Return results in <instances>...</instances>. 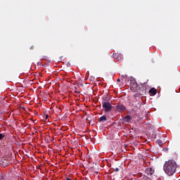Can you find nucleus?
Wrapping results in <instances>:
<instances>
[{
	"instance_id": "7ed1b4c3",
	"label": "nucleus",
	"mask_w": 180,
	"mask_h": 180,
	"mask_svg": "<svg viewBox=\"0 0 180 180\" xmlns=\"http://www.w3.org/2000/svg\"><path fill=\"white\" fill-rule=\"evenodd\" d=\"M115 112H123L126 110V106L122 104H118L114 107Z\"/></svg>"
},
{
	"instance_id": "2eb2a0df",
	"label": "nucleus",
	"mask_w": 180,
	"mask_h": 180,
	"mask_svg": "<svg viewBox=\"0 0 180 180\" xmlns=\"http://www.w3.org/2000/svg\"><path fill=\"white\" fill-rule=\"evenodd\" d=\"M57 116L59 117V119H60V120H64V119H65V116L63 117H61V114H57Z\"/></svg>"
},
{
	"instance_id": "a211bd4d",
	"label": "nucleus",
	"mask_w": 180,
	"mask_h": 180,
	"mask_svg": "<svg viewBox=\"0 0 180 180\" xmlns=\"http://www.w3.org/2000/svg\"><path fill=\"white\" fill-rule=\"evenodd\" d=\"M86 122H91V120H90L89 119H88V117L86 118Z\"/></svg>"
},
{
	"instance_id": "6e6552de",
	"label": "nucleus",
	"mask_w": 180,
	"mask_h": 180,
	"mask_svg": "<svg viewBox=\"0 0 180 180\" xmlns=\"http://www.w3.org/2000/svg\"><path fill=\"white\" fill-rule=\"evenodd\" d=\"M139 90L141 91V95H144L147 92V86L146 85H143L139 88Z\"/></svg>"
},
{
	"instance_id": "ddd939ff",
	"label": "nucleus",
	"mask_w": 180,
	"mask_h": 180,
	"mask_svg": "<svg viewBox=\"0 0 180 180\" xmlns=\"http://www.w3.org/2000/svg\"><path fill=\"white\" fill-rule=\"evenodd\" d=\"M156 143L158 144V146H160V147H161V146H164V142H162V141L160 139L157 140Z\"/></svg>"
},
{
	"instance_id": "6ab92c4d",
	"label": "nucleus",
	"mask_w": 180,
	"mask_h": 180,
	"mask_svg": "<svg viewBox=\"0 0 180 180\" xmlns=\"http://www.w3.org/2000/svg\"><path fill=\"white\" fill-rule=\"evenodd\" d=\"M124 77H127V75H122L121 78H124Z\"/></svg>"
},
{
	"instance_id": "aec40b11",
	"label": "nucleus",
	"mask_w": 180,
	"mask_h": 180,
	"mask_svg": "<svg viewBox=\"0 0 180 180\" xmlns=\"http://www.w3.org/2000/svg\"><path fill=\"white\" fill-rule=\"evenodd\" d=\"M117 82H120V79H117Z\"/></svg>"
},
{
	"instance_id": "39448f33",
	"label": "nucleus",
	"mask_w": 180,
	"mask_h": 180,
	"mask_svg": "<svg viewBox=\"0 0 180 180\" xmlns=\"http://www.w3.org/2000/svg\"><path fill=\"white\" fill-rule=\"evenodd\" d=\"M111 57L115 60H118V61H122V54L119 53H111Z\"/></svg>"
},
{
	"instance_id": "0eeeda50",
	"label": "nucleus",
	"mask_w": 180,
	"mask_h": 180,
	"mask_svg": "<svg viewBox=\"0 0 180 180\" xmlns=\"http://www.w3.org/2000/svg\"><path fill=\"white\" fill-rule=\"evenodd\" d=\"M130 120H131V116L126 115L122 118L123 123H130Z\"/></svg>"
},
{
	"instance_id": "4be33fe9",
	"label": "nucleus",
	"mask_w": 180,
	"mask_h": 180,
	"mask_svg": "<svg viewBox=\"0 0 180 180\" xmlns=\"http://www.w3.org/2000/svg\"><path fill=\"white\" fill-rule=\"evenodd\" d=\"M22 110H25V108H23Z\"/></svg>"
},
{
	"instance_id": "f03ea898",
	"label": "nucleus",
	"mask_w": 180,
	"mask_h": 180,
	"mask_svg": "<svg viewBox=\"0 0 180 180\" xmlns=\"http://www.w3.org/2000/svg\"><path fill=\"white\" fill-rule=\"evenodd\" d=\"M103 108L104 111L106 112H109L112 110V109L115 110V106H112L110 102H102Z\"/></svg>"
},
{
	"instance_id": "20e7f679",
	"label": "nucleus",
	"mask_w": 180,
	"mask_h": 180,
	"mask_svg": "<svg viewBox=\"0 0 180 180\" xmlns=\"http://www.w3.org/2000/svg\"><path fill=\"white\" fill-rule=\"evenodd\" d=\"M130 88L131 91H136V88H137V82H136V79H131Z\"/></svg>"
},
{
	"instance_id": "9b49d317",
	"label": "nucleus",
	"mask_w": 180,
	"mask_h": 180,
	"mask_svg": "<svg viewBox=\"0 0 180 180\" xmlns=\"http://www.w3.org/2000/svg\"><path fill=\"white\" fill-rule=\"evenodd\" d=\"M109 101H110V97L108 94L103 96L102 102H109Z\"/></svg>"
},
{
	"instance_id": "f257e3e1",
	"label": "nucleus",
	"mask_w": 180,
	"mask_h": 180,
	"mask_svg": "<svg viewBox=\"0 0 180 180\" xmlns=\"http://www.w3.org/2000/svg\"><path fill=\"white\" fill-rule=\"evenodd\" d=\"M163 169L165 174L169 175V176L174 175V174H175V171H176V162H175L174 160L165 162L163 166Z\"/></svg>"
},
{
	"instance_id": "423d86ee",
	"label": "nucleus",
	"mask_w": 180,
	"mask_h": 180,
	"mask_svg": "<svg viewBox=\"0 0 180 180\" xmlns=\"http://www.w3.org/2000/svg\"><path fill=\"white\" fill-rule=\"evenodd\" d=\"M143 126L145 129H146V130H150V129H153V124H151L150 123H148L147 122H143Z\"/></svg>"
},
{
	"instance_id": "1a4fd4ad",
	"label": "nucleus",
	"mask_w": 180,
	"mask_h": 180,
	"mask_svg": "<svg viewBox=\"0 0 180 180\" xmlns=\"http://www.w3.org/2000/svg\"><path fill=\"white\" fill-rule=\"evenodd\" d=\"M149 94L150 96H155V95H157V89L154 87L151 88L149 90Z\"/></svg>"
},
{
	"instance_id": "dca6fc26",
	"label": "nucleus",
	"mask_w": 180,
	"mask_h": 180,
	"mask_svg": "<svg viewBox=\"0 0 180 180\" xmlns=\"http://www.w3.org/2000/svg\"><path fill=\"white\" fill-rule=\"evenodd\" d=\"M4 137H5V134H0V140H2V139H4Z\"/></svg>"
},
{
	"instance_id": "4468645a",
	"label": "nucleus",
	"mask_w": 180,
	"mask_h": 180,
	"mask_svg": "<svg viewBox=\"0 0 180 180\" xmlns=\"http://www.w3.org/2000/svg\"><path fill=\"white\" fill-rule=\"evenodd\" d=\"M43 122H49V115H46L45 117H44V119H42Z\"/></svg>"
},
{
	"instance_id": "f3484780",
	"label": "nucleus",
	"mask_w": 180,
	"mask_h": 180,
	"mask_svg": "<svg viewBox=\"0 0 180 180\" xmlns=\"http://www.w3.org/2000/svg\"><path fill=\"white\" fill-rule=\"evenodd\" d=\"M114 171L115 172H119V168H115V169H114Z\"/></svg>"
},
{
	"instance_id": "9d476101",
	"label": "nucleus",
	"mask_w": 180,
	"mask_h": 180,
	"mask_svg": "<svg viewBox=\"0 0 180 180\" xmlns=\"http://www.w3.org/2000/svg\"><path fill=\"white\" fill-rule=\"evenodd\" d=\"M146 173L147 175H153L154 174V169L152 167L147 168L146 169Z\"/></svg>"
},
{
	"instance_id": "412c9836",
	"label": "nucleus",
	"mask_w": 180,
	"mask_h": 180,
	"mask_svg": "<svg viewBox=\"0 0 180 180\" xmlns=\"http://www.w3.org/2000/svg\"><path fill=\"white\" fill-rule=\"evenodd\" d=\"M13 117H15V114H12Z\"/></svg>"
},
{
	"instance_id": "f8f14e48",
	"label": "nucleus",
	"mask_w": 180,
	"mask_h": 180,
	"mask_svg": "<svg viewBox=\"0 0 180 180\" xmlns=\"http://www.w3.org/2000/svg\"><path fill=\"white\" fill-rule=\"evenodd\" d=\"M106 117L105 115H103L99 118L98 122L101 123V122H106Z\"/></svg>"
}]
</instances>
